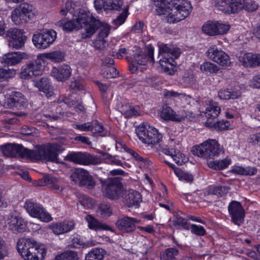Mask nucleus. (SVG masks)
Here are the masks:
<instances>
[{
	"label": "nucleus",
	"instance_id": "aec40b11",
	"mask_svg": "<svg viewBox=\"0 0 260 260\" xmlns=\"http://www.w3.org/2000/svg\"><path fill=\"white\" fill-rule=\"evenodd\" d=\"M34 85L48 98L52 96L54 94L53 87L49 79L46 77H43L34 81Z\"/></svg>",
	"mask_w": 260,
	"mask_h": 260
},
{
	"label": "nucleus",
	"instance_id": "4be33fe9",
	"mask_svg": "<svg viewBox=\"0 0 260 260\" xmlns=\"http://www.w3.org/2000/svg\"><path fill=\"white\" fill-rule=\"evenodd\" d=\"M53 77L59 81H64L71 75V69L69 65L63 64L57 68H53L52 71Z\"/></svg>",
	"mask_w": 260,
	"mask_h": 260
},
{
	"label": "nucleus",
	"instance_id": "13d9d810",
	"mask_svg": "<svg viewBox=\"0 0 260 260\" xmlns=\"http://www.w3.org/2000/svg\"><path fill=\"white\" fill-rule=\"evenodd\" d=\"M175 174L180 180H184L188 182L192 181L193 180V176L191 174L183 172L180 169L175 170Z\"/></svg>",
	"mask_w": 260,
	"mask_h": 260
},
{
	"label": "nucleus",
	"instance_id": "20e7f679",
	"mask_svg": "<svg viewBox=\"0 0 260 260\" xmlns=\"http://www.w3.org/2000/svg\"><path fill=\"white\" fill-rule=\"evenodd\" d=\"M221 151L218 142L214 139H208L193 148L192 152L198 156L207 159H214Z\"/></svg>",
	"mask_w": 260,
	"mask_h": 260
},
{
	"label": "nucleus",
	"instance_id": "a18cd8bd",
	"mask_svg": "<svg viewBox=\"0 0 260 260\" xmlns=\"http://www.w3.org/2000/svg\"><path fill=\"white\" fill-rule=\"evenodd\" d=\"M231 14L238 13L244 8V0H229Z\"/></svg>",
	"mask_w": 260,
	"mask_h": 260
},
{
	"label": "nucleus",
	"instance_id": "473e14b6",
	"mask_svg": "<svg viewBox=\"0 0 260 260\" xmlns=\"http://www.w3.org/2000/svg\"><path fill=\"white\" fill-rule=\"evenodd\" d=\"M18 9H21V13L25 17H26V20L28 21L34 18L35 15V9L31 5L28 3H23L20 4L18 7Z\"/></svg>",
	"mask_w": 260,
	"mask_h": 260
},
{
	"label": "nucleus",
	"instance_id": "ddd939ff",
	"mask_svg": "<svg viewBox=\"0 0 260 260\" xmlns=\"http://www.w3.org/2000/svg\"><path fill=\"white\" fill-rule=\"evenodd\" d=\"M206 54L209 59L221 66H228L231 63L228 55L216 45L211 46Z\"/></svg>",
	"mask_w": 260,
	"mask_h": 260
},
{
	"label": "nucleus",
	"instance_id": "a878e982",
	"mask_svg": "<svg viewBox=\"0 0 260 260\" xmlns=\"http://www.w3.org/2000/svg\"><path fill=\"white\" fill-rule=\"evenodd\" d=\"M74 228V223L72 221H64L53 224L52 229L56 235H60L72 230Z\"/></svg>",
	"mask_w": 260,
	"mask_h": 260
},
{
	"label": "nucleus",
	"instance_id": "37998d69",
	"mask_svg": "<svg viewBox=\"0 0 260 260\" xmlns=\"http://www.w3.org/2000/svg\"><path fill=\"white\" fill-rule=\"evenodd\" d=\"M210 125L211 126H207V127L216 131H221L228 129L230 123L228 120H222L220 121H214Z\"/></svg>",
	"mask_w": 260,
	"mask_h": 260
},
{
	"label": "nucleus",
	"instance_id": "338daca9",
	"mask_svg": "<svg viewBox=\"0 0 260 260\" xmlns=\"http://www.w3.org/2000/svg\"><path fill=\"white\" fill-rule=\"evenodd\" d=\"M164 96L167 98H177L182 99L186 96L185 93H179L173 90H165L164 92Z\"/></svg>",
	"mask_w": 260,
	"mask_h": 260
},
{
	"label": "nucleus",
	"instance_id": "f03ea898",
	"mask_svg": "<svg viewBox=\"0 0 260 260\" xmlns=\"http://www.w3.org/2000/svg\"><path fill=\"white\" fill-rule=\"evenodd\" d=\"M152 2L157 14L166 15V19L170 23L183 20L192 9L190 3L186 0H153Z\"/></svg>",
	"mask_w": 260,
	"mask_h": 260
},
{
	"label": "nucleus",
	"instance_id": "72a5a7b5",
	"mask_svg": "<svg viewBox=\"0 0 260 260\" xmlns=\"http://www.w3.org/2000/svg\"><path fill=\"white\" fill-rule=\"evenodd\" d=\"M121 113L127 118L139 115L140 107L139 106H128L122 105L120 108Z\"/></svg>",
	"mask_w": 260,
	"mask_h": 260
},
{
	"label": "nucleus",
	"instance_id": "4d7b16f0",
	"mask_svg": "<svg viewBox=\"0 0 260 260\" xmlns=\"http://www.w3.org/2000/svg\"><path fill=\"white\" fill-rule=\"evenodd\" d=\"M173 160L179 166H181L187 162L188 158L179 151H176L173 156Z\"/></svg>",
	"mask_w": 260,
	"mask_h": 260
},
{
	"label": "nucleus",
	"instance_id": "0e129e2a",
	"mask_svg": "<svg viewBox=\"0 0 260 260\" xmlns=\"http://www.w3.org/2000/svg\"><path fill=\"white\" fill-rule=\"evenodd\" d=\"M141 237L142 238V243L143 244L142 252L146 254L152 247V244L151 242L145 237H143L142 236H141Z\"/></svg>",
	"mask_w": 260,
	"mask_h": 260
},
{
	"label": "nucleus",
	"instance_id": "9d476101",
	"mask_svg": "<svg viewBox=\"0 0 260 260\" xmlns=\"http://www.w3.org/2000/svg\"><path fill=\"white\" fill-rule=\"evenodd\" d=\"M6 37L9 46L15 49L22 47L27 39L23 30L16 28L9 29L7 31Z\"/></svg>",
	"mask_w": 260,
	"mask_h": 260
},
{
	"label": "nucleus",
	"instance_id": "ea45409f",
	"mask_svg": "<svg viewBox=\"0 0 260 260\" xmlns=\"http://www.w3.org/2000/svg\"><path fill=\"white\" fill-rule=\"evenodd\" d=\"M230 164V160L228 159L210 161L208 162V166L215 170H222L228 167Z\"/></svg>",
	"mask_w": 260,
	"mask_h": 260
},
{
	"label": "nucleus",
	"instance_id": "680f3d73",
	"mask_svg": "<svg viewBox=\"0 0 260 260\" xmlns=\"http://www.w3.org/2000/svg\"><path fill=\"white\" fill-rule=\"evenodd\" d=\"M123 5L122 0H112V2L108 1L107 3V10H119Z\"/></svg>",
	"mask_w": 260,
	"mask_h": 260
},
{
	"label": "nucleus",
	"instance_id": "dca6fc26",
	"mask_svg": "<svg viewBox=\"0 0 260 260\" xmlns=\"http://www.w3.org/2000/svg\"><path fill=\"white\" fill-rule=\"evenodd\" d=\"M26 102V99L21 92L14 91L7 99L5 106L10 108L22 109L25 107Z\"/></svg>",
	"mask_w": 260,
	"mask_h": 260
},
{
	"label": "nucleus",
	"instance_id": "de8ad7c7",
	"mask_svg": "<svg viewBox=\"0 0 260 260\" xmlns=\"http://www.w3.org/2000/svg\"><path fill=\"white\" fill-rule=\"evenodd\" d=\"M229 0H216L215 7L224 13L231 14Z\"/></svg>",
	"mask_w": 260,
	"mask_h": 260
},
{
	"label": "nucleus",
	"instance_id": "052dcab7",
	"mask_svg": "<svg viewBox=\"0 0 260 260\" xmlns=\"http://www.w3.org/2000/svg\"><path fill=\"white\" fill-rule=\"evenodd\" d=\"M190 230L192 234L199 236H202L206 234L205 229L201 225L192 224L190 226Z\"/></svg>",
	"mask_w": 260,
	"mask_h": 260
},
{
	"label": "nucleus",
	"instance_id": "79ce46f5",
	"mask_svg": "<svg viewBox=\"0 0 260 260\" xmlns=\"http://www.w3.org/2000/svg\"><path fill=\"white\" fill-rule=\"evenodd\" d=\"M54 260H79V257L76 252L67 251L56 255Z\"/></svg>",
	"mask_w": 260,
	"mask_h": 260
},
{
	"label": "nucleus",
	"instance_id": "f257e3e1",
	"mask_svg": "<svg viewBox=\"0 0 260 260\" xmlns=\"http://www.w3.org/2000/svg\"><path fill=\"white\" fill-rule=\"evenodd\" d=\"M4 155L7 157H16L34 161L46 160L53 162L57 161L58 152L62 150L61 146L56 143L47 144L37 147L35 150H30L22 145L8 143L1 147Z\"/></svg>",
	"mask_w": 260,
	"mask_h": 260
},
{
	"label": "nucleus",
	"instance_id": "a211bd4d",
	"mask_svg": "<svg viewBox=\"0 0 260 260\" xmlns=\"http://www.w3.org/2000/svg\"><path fill=\"white\" fill-rule=\"evenodd\" d=\"M159 48L158 58H165L172 57L173 58H177L181 54V51L179 48H174L172 46H168L159 42L158 43Z\"/></svg>",
	"mask_w": 260,
	"mask_h": 260
},
{
	"label": "nucleus",
	"instance_id": "4468645a",
	"mask_svg": "<svg viewBox=\"0 0 260 260\" xmlns=\"http://www.w3.org/2000/svg\"><path fill=\"white\" fill-rule=\"evenodd\" d=\"M37 242L32 238H22L17 243V248L21 256L25 260L27 257L30 256L32 251Z\"/></svg>",
	"mask_w": 260,
	"mask_h": 260
},
{
	"label": "nucleus",
	"instance_id": "603ef678",
	"mask_svg": "<svg viewBox=\"0 0 260 260\" xmlns=\"http://www.w3.org/2000/svg\"><path fill=\"white\" fill-rule=\"evenodd\" d=\"M173 222L174 225L175 226H181L183 229L185 230H188L189 229V226L188 225L186 219L182 217L178 214L174 216Z\"/></svg>",
	"mask_w": 260,
	"mask_h": 260
},
{
	"label": "nucleus",
	"instance_id": "bb28decb",
	"mask_svg": "<svg viewBox=\"0 0 260 260\" xmlns=\"http://www.w3.org/2000/svg\"><path fill=\"white\" fill-rule=\"evenodd\" d=\"M159 63L164 72L170 75L174 74L175 70L173 67L176 66V62L174 58L172 57L160 58Z\"/></svg>",
	"mask_w": 260,
	"mask_h": 260
},
{
	"label": "nucleus",
	"instance_id": "f704fd0d",
	"mask_svg": "<svg viewBox=\"0 0 260 260\" xmlns=\"http://www.w3.org/2000/svg\"><path fill=\"white\" fill-rule=\"evenodd\" d=\"M21 13V9H18V7L15 8L11 13L12 20L16 25H20L26 23L27 21L26 17H25Z\"/></svg>",
	"mask_w": 260,
	"mask_h": 260
},
{
	"label": "nucleus",
	"instance_id": "7c9ffc66",
	"mask_svg": "<svg viewBox=\"0 0 260 260\" xmlns=\"http://www.w3.org/2000/svg\"><path fill=\"white\" fill-rule=\"evenodd\" d=\"M242 62L245 66L255 67L260 66V55L251 53H246L242 58Z\"/></svg>",
	"mask_w": 260,
	"mask_h": 260
},
{
	"label": "nucleus",
	"instance_id": "412c9836",
	"mask_svg": "<svg viewBox=\"0 0 260 260\" xmlns=\"http://www.w3.org/2000/svg\"><path fill=\"white\" fill-rule=\"evenodd\" d=\"M84 12L85 13H90L89 12L81 10L79 5L76 4L71 0L68 1L65 4L64 7L62 8L59 12L62 16L67 15L68 13H70L75 17H78L80 14Z\"/></svg>",
	"mask_w": 260,
	"mask_h": 260
},
{
	"label": "nucleus",
	"instance_id": "69168bd1",
	"mask_svg": "<svg viewBox=\"0 0 260 260\" xmlns=\"http://www.w3.org/2000/svg\"><path fill=\"white\" fill-rule=\"evenodd\" d=\"M90 131L95 134L102 133L104 130L103 125L96 120L90 122Z\"/></svg>",
	"mask_w": 260,
	"mask_h": 260
},
{
	"label": "nucleus",
	"instance_id": "423d86ee",
	"mask_svg": "<svg viewBox=\"0 0 260 260\" xmlns=\"http://www.w3.org/2000/svg\"><path fill=\"white\" fill-rule=\"evenodd\" d=\"M135 53L133 54V59L132 64L129 66V70L132 73L138 70L137 64L145 65L147 62H154V48L148 47L145 51H142L139 47H135Z\"/></svg>",
	"mask_w": 260,
	"mask_h": 260
},
{
	"label": "nucleus",
	"instance_id": "864d4df0",
	"mask_svg": "<svg viewBox=\"0 0 260 260\" xmlns=\"http://www.w3.org/2000/svg\"><path fill=\"white\" fill-rule=\"evenodd\" d=\"M15 75L14 71L0 68V82L7 80Z\"/></svg>",
	"mask_w": 260,
	"mask_h": 260
},
{
	"label": "nucleus",
	"instance_id": "bf43d9fd",
	"mask_svg": "<svg viewBox=\"0 0 260 260\" xmlns=\"http://www.w3.org/2000/svg\"><path fill=\"white\" fill-rule=\"evenodd\" d=\"M64 53L60 51H56L48 54V57L56 62H60L63 60Z\"/></svg>",
	"mask_w": 260,
	"mask_h": 260
},
{
	"label": "nucleus",
	"instance_id": "a19ab883",
	"mask_svg": "<svg viewBox=\"0 0 260 260\" xmlns=\"http://www.w3.org/2000/svg\"><path fill=\"white\" fill-rule=\"evenodd\" d=\"M120 146L126 152L129 153L137 161H141L142 162L145 163L146 162L147 159L146 158H143L141 156L139 155L137 152L135 151L134 150L129 149L128 148L126 145L123 144L120 142H117L116 144V149H118Z\"/></svg>",
	"mask_w": 260,
	"mask_h": 260
},
{
	"label": "nucleus",
	"instance_id": "b1692460",
	"mask_svg": "<svg viewBox=\"0 0 260 260\" xmlns=\"http://www.w3.org/2000/svg\"><path fill=\"white\" fill-rule=\"evenodd\" d=\"M160 117L166 120H171L177 122H180L184 119V116L174 113L172 109L167 105L162 107Z\"/></svg>",
	"mask_w": 260,
	"mask_h": 260
},
{
	"label": "nucleus",
	"instance_id": "2f4dec72",
	"mask_svg": "<svg viewBox=\"0 0 260 260\" xmlns=\"http://www.w3.org/2000/svg\"><path fill=\"white\" fill-rule=\"evenodd\" d=\"M34 249L30 256L27 257L25 260H42L44 258L46 254V250L44 247H41L37 243Z\"/></svg>",
	"mask_w": 260,
	"mask_h": 260
},
{
	"label": "nucleus",
	"instance_id": "39448f33",
	"mask_svg": "<svg viewBox=\"0 0 260 260\" xmlns=\"http://www.w3.org/2000/svg\"><path fill=\"white\" fill-rule=\"evenodd\" d=\"M136 132L139 139L149 145H155L159 143L162 138L158 131L147 123L141 124L136 128Z\"/></svg>",
	"mask_w": 260,
	"mask_h": 260
},
{
	"label": "nucleus",
	"instance_id": "c756f323",
	"mask_svg": "<svg viewBox=\"0 0 260 260\" xmlns=\"http://www.w3.org/2000/svg\"><path fill=\"white\" fill-rule=\"evenodd\" d=\"M99 21L101 22V25L97 29L95 32L99 28H101V29L98 35L96 42L98 44H102L103 46V47H104L107 44V42L105 41V38L108 37L110 32V28L108 25L104 24L100 20Z\"/></svg>",
	"mask_w": 260,
	"mask_h": 260
},
{
	"label": "nucleus",
	"instance_id": "4c0bfd02",
	"mask_svg": "<svg viewBox=\"0 0 260 260\" xmlns=\"http://www.w3.org/2000/svg\"><path fill=\"white\" fill-rule=\"evenodd\" d=\"M105 250L102 248H94L86 255L85 260H103Z\"/></svg>",
	"mask_w": 260,
	"mask_h": 260
},
{
	"label": "nucleus",
	"instance_id": "9b49d317",
	"mask_svg": "<svg viewBox=\"0 0 260 260\" xmlns=\"http://www.w3.org/2000/svg\"><path fill=\"white\" fill-rule=\"evenodd\" d=\"M24 207L29 214L34 217L38 218L45 222H48L51 220L50 215L45 210L40 204L35 203L31 200H27Z\"/></svg>",
	"mask_w": 260,
	"mask_h": 260
},
{
	"label": "nucleus",
	"instance_id": "7ed1b4c3",
	"mask_svg": "<svg viewBox=\"0 0 260 260\" xmlns=\"http://www.w3.org/2000/svg\"><path fill=\"white\" fill-rule=\"evenodd\" d=\"M56 25L66 31H71L74 29H79L84 28L81 32L82 38H90L93 35L97 29L101 25L98 17L92 16L91 13H82L71 20L66 21L62 19L58 21Z\"/></svg>",
	"mask_w": 260,
	"mask_h": 260
},
{
	"label": "nucleus",
	"instance_id": "6ab92c4d",
	"mask_svg": "<svg viewBox=\"0 0 260 260\" xmlns=\"http://www.w3.org/2000/svg\"><path fill=\"white\" fill-rule=\"evenodd\" d=\"M8 228L13 233L17 234L24 232L26 224L22 217L12 215L8 219Z\"/></svg>",
	"mask_w": 260,
	"mask_h": 260
},
{
	"label": "nucleus",
	"instance_id": "cd10ccee",
	"mask_svg": "<svg viewBox=\"0 0 260 260\" xmlns=\"http://www.w3.org/2000/svg\"><path fill=\"white\" fill-rule=\"evenodd\" d=\"M220 112V108L218 106L210 105L207 107L205 112V116L207 119L205 123L206 126H211L210 124L214 122L215 119L217 118Z\"/></svg>",
	"mask_w": 260,
	"mask_h": 260
},
{
	"label": "nucleus",
	"instance_id": "1a4fd4ad",
	"mask_svg": "<svg viewBox=\"0 0 260 260\" xmlns=\"http://www.w3.org/2000/svg\"><path fill=\"white\" fill-rule=\"evenodd\" d=\"M72 180L78 183L80 186L84 187L88 189L93 188L95 182L89 172L83 169H76L71 175Z\"/></svg>",
	"mask_w": 260,
	"mask_h": 260
},
{
	"label": "nucleus",
	"instance_id": "2eb2a0df",
	"mask_svg": "<svg viewBox=\"0 0 260 260\" xmlns=\"http://www.w3.org/2000/svg\"><path fill=\"white\" fill-rule=\"evenodd\" d=\"M228 210L233 222L240 225L244 221L245 211L241 204L237 201H232L229 205Z\"/></svg>",
	"mask_w": 260,
	"mask_h": 260
},
{
	"label": "nucleus",
	"instance_id": "e433bc0d",
	"mask_svg": "<svg viewBox=\"0 0 260 260\" xmlns=\"http://www.w3.org/2000/svg\"><path fill=\"white\" fill-rule=\"evenodd\" d=\"M42 62L43 60L41 58H38L28 63L30 67H31L35 76L42 74L44 70V66L42 65Z\"/></svg>",
	"mask_w": 260,
	"mask_h": 260
},
{
	"label": "nucleus",
	"instance_id": "393cba45",
	"mask_svg": "<svg viewBox=\"0 0 260 260\" xmlns=\"http://www.w3.org/2000/svg\"><path fill=\"white\" fill-rule=\"evenodd\" d=\"M40 186L47 185L56 192H61L63 190L58 182V179L51 175H47L43 177L41 181Z\"/></svg>",
	"mask_w": 260,
	"mask_h": 260
},
{
	"label": "nucleus",
	"instance_id": "c03bdc74",
	"mask_svg": "<svg viewBox=\"0 0 260 260\" xmlns=\"http://www.w3.org/2000/svg\"><path fill=\"white\" fill-rule=\"evenodd\" d=\"M232 171L236 174L243 175H253L257 172V169L254 167L243 168L242 167H236L233 169Z\"/></svg>",
	"mask_w": 260,
	"mask_h": 260
},
{
	"label": "nucleus",
	"instance_id": "f8f14e48",
	"mask_svg": "<svg viewBox=\"0 0 260 260\" xmlns=\"http://www.w3.org/2000/svg\"><path fill=\"white\" fill-rule=\"evenodd\" d=\"M143 224L141 219L124 216L117 220L116 226L122 233H132L135 231L137 224Z\"/></svg>",
	"mask_w": 260,
	"mask_h": 260
},
{
	"label": "nucleus",
	"instance_id": "8fccbe9b",
	"mask_svg": "<svg viewBox=\"0 0 260 260\" xmlns=\"http://www.w3.org/2000/svg\"><path fill=\"white\" fill-rule=\"evenodd\" d=\"M200 69L203 72L210 73H216L219 70L216 64L208 61L201 64Z\"/></svg>",
	"mask_w": 260,
	"mask_h": 260
},
{
	"label": "nucleus",
	"instance_id": "774afa93",
	"mask_svg": "<svg viewBox=\"0 0 260 260\" xmlns=\"http://www.w3.org/2000/svg\"><path fill=\"white\" fill-rule=\"evenodd\" d=\"M165 253L168 259L175 260V256L179 254V250L175 248H169L166 249Z\"/></svg>",
	"mask_w": 260,
	"mask_h": 260
},
{
	"label": "nucleus",
	"instance_id": "c85d7f7f",
	"mask_svg": "<svg viewBox=\"0 0 260 260\" xmlns=\"http://www.w3.org/2000/svg\"><path fill=\"white\" fill-rule=\"evenodd\" d=\"M85 219L86 221L88 222V225L89 228L90 229L94 230L95 231L111 230L110 227L107 225L106 224H105L99 222L90 215H87L85 217Z\"/></svg>",
	"mask_w": 260,
	"mask_h": 260
},
{
	"label": "nucleus",
	"instance_id": "6e6552de",
	"mask_svg": "<svg viewBox=\"0 0 260 260\" xmlns=\"http://www.w3.org/2000/svg\"><path fill=\"white\" fill-rule=\"evenodd\" d=\"M56 39V32L53 29H45L34 35L32 41L38 49H45L53 43Z\"/></svg>",
	"mask_w": 260,
	"mask_h": 260
},
{
	"label": "nucleus",
	"instance_id": "0eeeda50",
	"mask_svg": "<svg viewBox=\"0 0 260 260\" xmlns=\"http://www.w3.org/2000/svg\"><path fill=\"white\" fill-rule=\"evenodd\" d=\"M120 177H114L105 182L103 185V192L108 198L117 200L122 197L124 190Z\"/></svg>",
	"mask_w": 260,
	"mask_h": 260
},
{
	"label": "nucleus",
	"instance_id": "c9c22d12",
	"mask_svg": "<svg viewBox=\"0 0 260 260\" xmlns=\"http://www.w3.org/2000/svg\"><path fill=\"white\" fill-rule=\"evenodd\" d=\"M64 159L76 164L84 165L85 153L79 152H72L68 154Z\"/></svg>",
	"mask_w": 260,
	"mask_h": 260
},
{
	"label": "nucleus",
	"instance_id": "e2e57ef3",
	"mask_svg": "<svg viewBox=\"0 0 260 260\" xmlns=\"http://www.w3.org/2000/svg\"><path fill=\"white\" fill-rule=\"evenodd\" d=\"M107 3L108 1L107 0H94V6L96 10L100 12L102 9L105 11L107 10Z\"/></svg>",
	"mask_w": 260,
	"mask_h": 260
},
{
	"label": "nucleus",
	"instance_id": "6e6d98bb",
	"mask_svg": "<svg viewBox=\"0 0 260 260\" xmlns=\"http://www.w3.org/2000/svg\"><path fill=\"white\" fill-rule=\"evenodd\" d=\"M101 162V159L98 156L85 153L84 165H98Z\"/></svg>",
	"mask_w": 260,
	"mask_h": 260
},
{
	"label": "nucleus",
	"instance_id": "f3484780",
	"mask_svg": "<svg viewBox=\"0 0 260 260\" xmlns=\"http://www.w3.org/2000/svg\"><path fill=\"white\" fill-rule=\"evenodd\" d=\"M122 198L123 202L128 207H138L142 201L141 194L132 189L124 190Z\"/></svg>",
	"mask_w": 260,
	"mask_h": 260
},
{
	"label": "nucleus",
	"instance_id": "58836bf2",
	"mask_svg": "<svg viewBox=\"0 0 260 260\" xmlns=\"http://www.w3.org/2000/svg\"><path fill=\"white\" fill-rule=\"evenodd\" d=\"M230 187L226 186H210L208 190V193L221 197L226 194L230 190Z\"/></svg>",
	"mask_w": 260,
	"mask_h": 260
},
{
	"label": "nucleus",
	"instance_id": "49530a36",
	"mask_svg": "<svg viewBox=\"0 0 260 260\" xmlns=\"http://www.w3.org/2000/svg\"><path fill=\"white\" fill-rule=\"evenodd\" d=\"M112 210L110 205L106 204H101L96 211L97 214L102 218L109 216Z\"/></svg>",
	"mask_w": 260,
	"mask_h": 260
},
{
	"label": "nucleus",
	"instance_id": "09e8293b",
	"mask_svg": "<svg viewBox=\"0 0 260 260\" xmlns=\"http://www.w3.org/2000/svg\"><path fill=\"white\" fill-rule=\"evenodd\" d=\"M216 22H209L202 26V31L209 36L216 35Z\"/></svg>",
	"mask_w": 260,
	"mask_h": 260
},
{
	"label": "nucleus",
	"instance_id": "3c124183",
	"mask_svg": "<svg viewBox=\"0 0 260 260\" xmlns=\"http://www.w3.org/2000/svg\"><path fill=\"white\" fill-rule=\"evenodd\" d=\"M102 75L104 78L107 79L114 78L118 76V72L114 67H107L104 69Z\"/></svg>",
	"mask_w": 260,
	"mask_h": 260
},
{
	"label": "nucleus",
	"instance_id": "5fc2aeb1",
	"mask_svg": "<svg viewBox=\"0 0 260 260\" xmlns=\"http://www.w3.org/2000/svg\"><path fill=\"white\" fill-rule=\"evenodd\" d=\"M21 76L22 78L24 79H30L35 76L31 67H30L28 63L22 67Z\"/></svg>",
	"mask_w": 260,
	"mask_h": 260
},
{
	"label": "nucleus",
	"instance_id": "5701e85b",
	"mask_svg": "<svg viewBox=\"0 0 260 260\" xmlns=\"http://www.w3.org/2000/svg\"><path fill=\"white\" fill-rule=\"evenodd\" d=\"M25 55L20 52H12L4 55L3 59L8 66H14L20 63Z\"/></svg>",
	"mask_w": 260,
	"mask_h": 260
}]
</instances>
